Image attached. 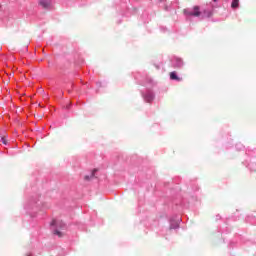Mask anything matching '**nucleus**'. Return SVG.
I'll return each instance as SVG.
<instances>
[{
	"label": "nucleus",
	"mask_w": 256,
	"mask_h": 256,
	"mask_svg": "<svg viewBox=\"0 0 256 256\" xmlns=\"http://www.w3.org/2000/svg\"><path fill=\"white\" fill-rule=\"evenodd\" d=\"M232 9H237L239 7V0H233L231 3Z\"/></svg>",
	"instance_id": "obj_6"
},
{
	"label": "nucleus",
	"mask_w": 256,
	"mask_h": 256,
	"mask_svg": "<svg viewBox=\"0 0 256 256\" xmlns=\"http://www.w3.org/2000/svg\"><path fill=\"white\" fill-rule=\"evenodd\" d=\"M40 5H41V7H43V9H50L51 8V2H49L47 0L40 1Z\"/></svg>",
	"instance_id": "obj_2"
},
{
	"label": "nucleus",
	"mask_w": 256,
	"mask_h": 256,
	"mask_svg": "<svg viewBox=\"0 0 256 256\" xmlns=\"http://www.w3.org/2000/svg\"><path fill=\"white\" fill-rule=\"evenodd\" d=\"M153 99H155V96H153V94H149L146 96V101H148V103H151V101H153Z\"/></svg>",
	"instance_id": "obj_7"
},
{
	"label": "nucleus",
	"mask_w": 256,
	"mask_h": 256,
	"mask_svg": "<svg viewBox=\"0 0 256 256\" xmlns=\"http://www.w3.org/2000/svg\"><path fill=\"white\" fill-rule=\"evenodd\" d=\"M95 173H97V169H94L90 176H84V181H89L90 179H93V177H95Z\"/></svg>",
	"instance_id": "obj_5"
},
{
	"label": "nucleus",
	"mask_w": 256,
	"mask_h": 256,
	"mask_svg": "<svg viewBox=\"0 0 256 256\" xmlns=\"http://www.w3.org/2000/svg\"><path fill=\"white\" fill-rule=\"evenodd\" d=\"M54 235H57L58 237H63V233L59 230H55Z\"/></svg>",
	"instance_id": "obj_8"
},
{
	"label": "nucleus",
	"mask_w": 256,
	"mask_h": 256,
	"mask_svg": "<svg viewBox=\"0 0 256 256\" xmlns=\"http://www.w3.org/2000/svg\"><path fill=\"white\" fill-rule=\"evenodd\" d=\"M1 141L4 145H7V136H2Z\"/></svg>",
	"instance_id": "obj_9"
},
{
	"label": "nucleus",
	"mask_w": 256,
	"mask_h": 256,
	"mask_svg": "<svg viewBox=\"0 0 256 256\" xmlns=\"http://www.w3.org/2000/svg\"><path fill=\"white\" fill-rule=\"evenodd\" d=\"M184 13H185V15H190L192 17H199L201 15V11L199 9V6H194L193 12L185 9Z\"/></svg>",
	"instance_id": "obj_1"
},
{
	"label": "nucleus",
	"mask_w": 256,
	"mask_h": 256,
	"mask_svg": "<svg viewBox=\"0 0 256 256\" xmlns=\"http://www.w3.org/2000/svg\"><path fill=\"white\" fill-rule=\"evenodd\" d=\"M170 79H172L173 81H182V79L177 76V72H171Z\"/></svg>",
	"instance_id": "obj_3"
},
{
	"label": "nucleus",
	"mask_w": 256,
	"mask_h": 256,
	"mask_svg": "<svg viewBox=\"0 0 256 256\" xmlns=\"http://www.w3.org/2000/svg\"><path fill=\"white\" fill-rule=\"evenodd\" d=\"M29 256V255H28Z\"/></svg>",
	"instance_id": "obj_11"
},
{
	"label": "nucleus",
	"mask_w": 256,
	"mask_h": 256,
	"mask_svg": "<svg viewBox=\"0 0 256 256\" xmlns=\"http://www.w3.org/2000/svg\"><path fill=\"white\" fill-rule=\"evenodd\" d=\"M214 1H217V0H214Z\"/></svg>",
	"instance_id": "obj_10"
},
{
	"label": "nucleus",
	"mask_w": 256,
	"mask_h": 256,
	"mask_svg": "<svg viewBox=\"0 0 256 256\" xmlns=\"http://www.w3.org/2000/svg\"><path fill=\"white\" fill-rule=\"evenodd\" d=\"M51 225H55L56 227H65V223H63L62 221H57V220H53L51 222Z\"/></svg>",
	"instance_id": "obj_4"
}]
</instances>
